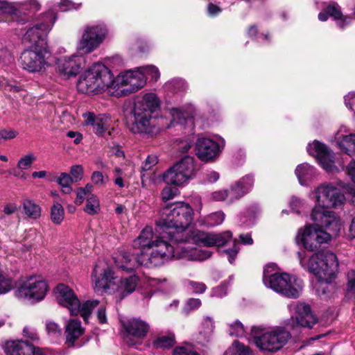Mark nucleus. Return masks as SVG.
Segmentation results:
<instances>
[{"mask_svg": "<svg viewBox=\"0 0 355 355\" xmlns=\"http://www.w3.org/2000/svg\"><path fill=\"white\" fill-rule=\"evenodd\" d=\"M33 345L23 340L8 342L5 349L7 355H31Z\"/></svg>", "mask_w": 355, "mask_h": 355, "instance_id": "24", "label": "nucleus"}, {"mask_svg": "<svg viewBox=\"0 0 355 355\" xmlns=\"http://www.w3.org/2000/svg\"><path fill=\"white\" fill-rule=\"evenodd\" d=\"M107 34L104 25L88 26L84 28L78 49L84 53H89L96 49Z\"/></svg>", "mask_w": 355, "mask_h": 355, "instance_id": "12", "label": "nucleus"}, {"mask_svg": "<svg viewBox=\"0 0 355 355\" xmlns=\"http://www.w3.org/2000/svg\"><path fill=\"white\" fill-rule=\"evenodd\" d=\"M64 209L61 204L56 202L51 207V218L55 224H60L64 219Z\"/></svg>", "mask_w": 355, "mask_h": 355, "instance_id": "39", "label": "nucleus"}, {"mask_svg": "<svg viewBox=\"0 0 355 355\" xmlns=\"http://www.w3.org/2000/svg\"><path fill=\"white\" fill-rule=\"evenodd\" d=\"M114 277V272L110 268H107L104 270L103 277L101 279H96L94 288L97 290L103 289L106 291L110 289L112 284V280Z\"/></svg>", "mask_w": 355, "mask_h": 355, "instance_id": "32", "label": "nucleus"}, {"mask_svg": "<svg viewBox=\"0 0 355 355\" xmlns=\"http://www.w3.org/2000/svg\"><path fill=\"white\" fill-rule=\"evenodd\" d=\"M193 209L189 204L177 202L167 205L162 208L160 217L156 220V232L160 234L162 238H167L173 245H178L180 250L183 248V250H189L182 245L185 243H192L199 246L219 248L232 240V234L230 231L222 233L199 230L191 233L187 232L186 229L193 220Z\"/></svg>", "mask_w": 355, "mask_h": 355, "instance_id": "1", "label": "nucleus"}, {"mask_svg": "<svg viewBox=\"0 0 355 355\" xmlns=\"http://www.w3.org/2000/svg\"><path fill=\"white\" fill-rule=\"evenodd\" d=\"M21 7H24V12L26 14V16L29 19L28 14L26 13V10H29V12H35L38 11L40 9V4L36 0H30L28 3H26L24 5Z\"/></svg>", "mask_w": 355, "mask_h": 355, "instance_id": "54", "label": "nucleus"}, {"mask_svg": "<svg viewBox=\"0 0 355 355\" xmlns=\"http://www.w3.org/2000/svg\"><path fill=\"white\" fill-rule=\"evenodd\" d=\"M295 174L302 185L306 184L307 181L311 180L315 175L314 168L307 163L300 164L295 169Z\"/></svg>", "mask_w": 355, "mask_h": 355, "instance_id": "30", "label": "nucleus"}, {"mask_svg": "<svg viewBox=\"0 0 355 355\" xmlns=\"http://www.w3.org/2000/svg\"><path fill=\"white\" fill-rule=\"evenodd\" d=\"M346 293L348 295L355 296V270H350L347 273Z\"/></svg>", "mask_w": 355, "mask_h": 355, "instance_id": "44", "label": "nucleus"}, {"mask_svg": "<svg viewBox=\"0 0 355 355\" xmlns=\"http://www.w3.org/2000/svg\"><path fill=\"white\" fill-rule=\"evenodd\" d=\"M57 182L62 187V191L64 193L69 194L72 191L71 184L73 182V179L68 173H62L57 178Z\"/></svg>", "mask_w": 355, "mask_h": 355, "instance_id": "36", "label": "nucleus"}, {"mask_svg": "<svg viewBox=\"0 0 355 355\" xmlns=\"http://www.w3.org/2000/svg\"><path fill=\"white\" fill-rule=\"evenodd\" d=\"M225 355H251L250 348L236 340L225 352Z\"/></svg>", "mask_w": 355, "mask_h": 355, "instance_id": "34", "label": "nucleus"}, {"mask_svg": "<svg viewBox=\"0 0 355 355\" xmlns=\"http://www.w3.org/2000/svg\"><path fill=\"white\" fill-rule=\"evenodd\" d=\"M327 13L337 20L338 26L343 28L347 24L351 21V18L347 16H343L340 10V7L336 2H331L326 8Z\"/></svg>", "mask_w": 355, "mask_h": 355, "instance_id": "29", "label": "nucleus"}, {"mask_svg": "<svg viewBox=\"0 0 355 355\" xmlns=\"http://www.w3.org/2000/svg\"><path fill=\"white\" fill-rule=\"evenodd\" d=\"M35 160V157L33 154H27L19 159L17 162V167L21 170H26L31 166Z\"/></svg>", "mask_w": 355, "mask_h": 355, "instance_id": "48", "label": "nucleus"}, {"mask_svg": "<svg viewBox=\"0 0 355 355\" xmlns=\"http://www.w3.org/2000/svg\"><path fill=\"white\" fill-rule=\"evenodd\" d=\"M23 335L24 337L32 341H37L39 340V336L37 331L31 327H25L23 329Z\"/></svg>", "mask_w": 355, "mask_h": 355, "instance_id": "55", "label": "nucleus"}, {"mask_svg": "<svg viewBox=\"0 0 355 355\" xmlns=\"http://www.w3.org/2000/svg\"><path fill=\"white\" fill-rule=\"evenodd\" d=\"M163 180L166 184L175 186H182L189 181L175 164L164 173Z\"/></svg>", "mask_w": 355, "mask_h": 355, "instance_id": "27", "label": "nucleus"}, {"mask_svg": "<svg viewBox=\"0 0 355 355\" xmlns=\"http://www.w3.org/2000/svg\"><path fill=\"white\" fill-rule=\"evenodd\" d=\"M229 334L232 336H242L245 333L243 324L238 320L229 324Z\"/></svg>", "mask_w": 355, "mask_h": 355, "instance_id": "46", "label": "nucleus"}, {"mask_svg": "<svg viewBox=\"0 0 355 355\" xmlns=\"http://www.w3.org/2000/svg\"><path fill=\"white\" fill-rule=\"evenodd\" d=\"M84 211L89 215L96 214L100 211L99 201L96 196L90 195L87 196Z\"/></svg>", "mask_w": 355, "mask_h": 355, "instance_id": "35", "label": "nucleus"}, {"mask_svg": "<svg viewBox=\"0 0 355 355\" xmlns=\"http://www.w3.org/2000/svg\"><path fill=\"white\" fill-rule=\"evenodd\" d=\"M50 57L51 52L48 44L42 40V45L37 44L22 53L21 67L31 73L43 72L49 66L48 60Z\"/></svg>", "mask_w": 355, "mask_h": 355, "instance_id": "11", "label": "nucleus"}, {"mask_svg": "<svg viewBox=\"0 0 355 355\" xmlns=\"http://www.w3.org/2000/svg\"><path fill=\"white\" fill-rule=\"evenodd\" d=\"M242 182H236L233 186L231 187L230 193V203L234 202L242 198L246 194L245 190H244L241 186Z\"/></svg>", "mask_w": 355, "mask_h": 355, "instance_id": "37", "label": "nucleus"}, {"mask_svg": "<svg viewBox=\"0 0 355 355\" xmlns=\"http://www.w3.org/2000/svg\"><path fill=\"white\" fill-rule=\"evenodd\" d=\"M18 132L13 129H2L0 130L1 139H12L17 137Z\"/></svg>", "mask_w": 355, "mask_h": 355, "instance_id": "59", "label": "nucleus"}, {"mask_svg": "<svg viewBox=\"0 0 355 355\" xmlns=\"http://www.w3.org/2000/svg\"><path fill=\"white\" fill-rule=\"evenodd\" d=\"M107 119L101 116H97V119H96V122L93 125L94 132L96 135L101 136L106 130H107Z\"/></svg>", "mask_w": 355, "mask_h": 355, "instance_id": "43", "label": "nucleus"}, {"mask_svg": "<svg viewBox=\"0 0 355 355\" xmlns=\"http://www.w3.org/2000/svg\"><path fill=\"white\" fill-rule=\"evenodd\" d=\"M18 207L14 202H8L3 206V212L6 215H11L17 212Z\"/></svg>", "mask_w": 355, "mask_h": 355, "instance_id": "63", "label": "nucleus"}, {"mask_svg": "<svg viewBox=\"0 0 355 355\" xmlns=\"http://www.w3.org/2000/svg\"><path fill=\"white\" fill-rule=\"evenodd\" d=\"M139 277L135 275H131L127 277H122L116 288V297L119 300L131 294L136 288Z\"/></svg>", "mask_w": 355, "mask_h": 355, "instance_id": "23", "label": "nucleus"}, {"mask_svg": "<svg viewBox=\"0 0 355 355\" xmlns=\"http://www.w3.org/2000/svg\"><path fill=\"white\" fill-rule=\"evenodd\" d=\"M175 165L182 172L189 180L196 175L198 170L196 164L195 158L191 156H184L180 162L175 164Z\"/></svg>", "mask_w": 355, "mask_h": 355, "instance_id": "26", "label": "nucleus"}, {"mask_svg": "<svg viewBox=\"0 0 355 355\" xmlns=\"http://www.w3.org/2000/svg\"><path fill=\"white\" fill-rule=\"evenodd\" d=\"M92 181L97 185L103 186L105 184V179L101 172L94 171L91 177Z\"/></svg>", "mask_w": 355, "mask_h": 355, "instance_id": "62", "label": "nucleus"}, {"mask_svg": "<svg viewBox=\"0 0 355 355\" xmlns=\"http://www.w3.org/2000/svg\"><path fill=\"white\" fill-rule=\"evenodd\" d=\"M315 223V225H306L298 230L295 241L297 244L310 252L318 250L322 245L331 241L332 236H336Z\"/></svg>", "mask_w": 355, "mask_h": 355, "instance_id": "10", "label": "nucleus"}, {"mask_svg": "<svg viewBox=\"0 0 355 355\" xmlns=\"http://www.w3.org/2000/svg\"><path fill=\"white\" fill-rule=\"evenodd\" d=\"M45 19L51 21L37 24L29 28L24 35V41L32 43L33 46L42 45V40L47 44L46 33L52 28L56 17L54 13L51 12L45 15Z\"/></svg>", "mask_w": 355, "mask_h": 355, "instance_id": "13", "label": "nucleus"}, {"mask_svg": "<svg viewBox=\"0 0 355 355\" xmlns=\"http://www.w3.org/2000/svg\"><path fill=\"white\" fill-rule=\"evenodd\" d=\"M47 291V284L43 280L30 277L18 289V295L34 301L42 300Z\"/></svg>", "mask_w": 355, "mask_h": 355, "instance_id": "15", "label": "nucleus"}, {"mask_svg": "<svg viewBox=\"0 0 355 355\" xmlns=\"http://www.w3.org/2000/svg\"><path fill=\"white\" fill-rule=\"evenodd\" d=\"M125 329L123 339L129 345L136 343L135 339H141L146 336L149 330V325L139 318H132L123 322Z\"/></svg>", "mask_w": 355, "mask_h": 355, "instance_id": "17", "label": "nucleus"}, {"mask_svg": "<svg viewBox=\"0 0 355 355\" xmlns=\"http://www.w3.org/2000/svg\"><path fill=\"white\" fill-rule=\"evenodd\" d=\"M113 84L112 73L105 65L94 64L79 78L78 90L85 94H97L109 89Z\"/></svg>", "mask_w": 355, "mask_h": 355, "instance_id": "7", "label": "nucleus"}, {"mask_svg": "<svg viewBox=\"0 0 355 355\" xmlns=\"http://www.w3.org/2000/svg\"><path fill=\"white\" fill-rule=\"evenodd\" d=\"M289 307L295 314V316L291 318L293 327L300 326L311 329L317 323L318 320L312 313L309 304L302 302H297L291 304Z\"/></svg>", "mask_w": 355, "mask_h": 355, "instance_id": "14", "label": "nucleus"}, {"mask_svg": "<svg viewBox=\"0 0 355 355\" xmlns=\"http://www.w3.org/2000/svg\"><path fill=\"white\" fill-rule=\"evenodd\" d=\"M171 115L173 121L178 124L183 125L187 122L193 123V119L186 116V114L178 108H173L171 110Z\"/></svg>", "mask_w": 355, "mask_h": 355, "instance_id": "42", "label": "nucleus"}, {"mask_svg": "<svg viewBox=\"0 0 355 355\" xmlns=\"http://www.w3.org/2000/svg\"><path fill=\"white\" fill-rule=\"evenodd\" d=\"M155 344L157 347L169 348L175 344V336L173 334H169L160 336L156 339Z\"/></svg>", "mask_w": 355, "mask_h": 355, "instance_id": "41", "label": "nucleus"}, {"mask_svg": "<svg viewBox=\"0 0 355 355\" xmlns=\"http://www.w3.org/2000/svg\"><path fill=\"white\" fill-rule=\"evenodd\" d=\"M345 102L346 106L349 110H353L355 107V94L354 93H349L345 97Z\"/></svg>", "mask_w": 355, "mask_h": 355, "instance_id": "64", "label": "nucleus"}, {"mask_svg": "<svg viewBox=\"0 0 355 355\" xmlns=\"http://www.w3.org/2000/svg\"><path fill=\"white\" fill-rule=\"evenodd\" d=\"M85 66V59L81 55L62 57L58 60V73L65 78L76 76Z\"/></svg>", "mask_w": 355, "mask_h": 355, "instance_id": "18", "label": "nucleus"}, {"mask_svg": "<svg viewBox=\"0 0 355 355\" xmlns=\"http://www.w3.org/2000/svg\"><path fill=\"white\" fill-rule=\"evenodd\" d=\"M128 252L121 251L114 257L116 266L123 270L132 271L136 267V257Z\"/></svg>", "mask_w": 355, "mask_h": 355, "instance_id": "28", "label": "nucleus"}, {"mask_svg": "<svg viewBox=\"0 0 355 355\" xmlns=\"http://www.w3.org/2000/svg\"><path fill=\"white\" fill-rule=\"evenodd\" d=\"M187 285L188 288L196 294L203 293L207 289L206 285L202 282L187 280Z\"/></svg>", "mask_w": 355, "mask_h": 355, "instance_id": "49", "label": "nucleus"}, {"mask_svg": "<svg viewBox=\"0 0 355 355\" xmlns=\"http://www.w3.org/2000/svg\"><path fill=\"white\" fill-rule=\"evenodd\" d=\"M55 293L56 300L60 305L67 307L73 315L80 314L85 322H87L92 310L99 303L98 300H87L81 304L73 291L63 284L56 286Z\"/></svg>", "mask_w": 355, "mask_h": 355, "instance_id": "8", "label": "nucleus"}, {"mask_svg": "<svg viewBox=\"0 0 355 355\" xmlns=\"http://www.w3.org/2000/svg\"><path fill=\"white\" fill-rule=\"evenodd\" d=\"M60 10L62 12H65L71 9H77L78 6H76L75 4L69 0H61L58 5Z\"/></svg>", "mask_w": 355, "mask_h": 355, "instance_id": "61", "label": "nucleus"}, {"mask_svg": "<svg viewBox=\"0 0 355 355\" xmlns=\"http://www.w3.org/2000/svg\"><path fill=\"white\" fill-rule=\"evenodd\" d=\"M23 210L29 218L37 220L40 218L42 209L39 205L31 199H24L22 202Z\"/></svg>", "mask_w": 355, "mask_h": 355, "instance_id": "31", "label": "nucleus"}, {"mask_svg": "<svg viewBox=\"0 0 355 355\" xmlns=\"http://www.w3.org/2000/svg\"><path fill=\"white\" fill-rule=\"evenodd\" d=\"M239 182H241V186L246 193H248L254 184V178L250 175H245L241 178Z\"/></svg>", "mask_w": 355, "mask_h": 355, "instance_id": "58", "label": "nucleus"}, {"mask_svg": "<svg viewBox=\"0 0 355 355\" xmlns=\"http://www.w3.org/2000/svg\"><path fill=\"white\" fill-rule=\"evenodd\" d=\"M229 190L223 189L212 193V198L216 201L227 200L230 203Z\"/></svg>", "mask_w": 355, "mask_h": 355, "instance_id": "56", "label": "nucleus"}, {"mask_svg": "<svg viewBox=\"0 0 355 355\" xmlns=\"http://www.w3.org/2000/svg\"><path fill=\"white\" fill-rule=\"evenodd\" d=\"M24 7L16 8L12 3L7 1H0V15L10 16L12 21L24 24L28 21Z\"/></svg>", "mask_w": 355, "mask_h": 355, "instance_id": "22", "label": "nucleus"}, {"mask_svg": "<svg viewBox=\"0 0 355 355\" xmlns=\"http://www.w3.org/2000/svg\"><path fill=\"white\" fill-rule=\"evenodd\" d=\"M158 235L155 236L153 229L150 227H145L139 236L133 241V248L135 249H155V244H166L169 246H173L167 238H162V235L157 232Z\"/></svg>", "mask_w": 355, "mask_h": 355, "instance_id": "19", "label": "nucleus"}, {"mask_svg": "<svg viewBox=\"0 0 355 355\" xmlns=\"http://www.w3.org/2000/svg\"><path fill=\"white\" fill-rule=\"evenodd\" d=\"M177 193V189H174L169 187H166L162 191V198L164 201L172 199Z\"/></svg>", "mask_w": 355, "mask_h": 355, "instance_id": "60", "label": "nucleus"}, {"mask_svg": "<svg viewBox=\"0 0 355 355\" xmlns=\"http://www.w3.org/2000/svg\"><path fill=\"white\" fill-rule=\"evenodd\" d=\"M250 334L259 349L270 352L282 349L291 336L289 331L282 328L266 332L264 328L257 326L252 327Z\"/></svg>", "mask_w": 355, "mask_h": 355, "instance_id": "9", "label": "nucleus"}, {"mask_svg": "<svg viewBox=\"0 0 355 355\" xmlns=\"http://www.w3.org/2000/svg\"><path fill=\"white\" fill-rule=\"evenodd\" d=\"M158 162V159L157 156L155 155H149L146 159L145 162L143 163L141 166V170L144 171H147L151 169V168L155 166Z\"/></svg>", "mask_w": 355, "mask_h": 355, "instance_id": "57", "label": "nucleus"}, {"mask_svg": "<svg viewBox=\"0 0 355 355\" xmlns=\"http://www.w3.org/2000/svg\"><path fill=\"white\" fill-rule=\"evenodd\" d=\"M315 198L316 205L311 214V220L334 234H338L341 228L340 220L334 212L327 209L341 207L345 200L344 195L332 184H323L315 189Z\"/></svg>", "mask_w": 355, "mask_h": 355, "instance_id": "2", "label": "nucleus"}, {"mask_svg": "<svg viewBox=\"0 0 355 355\" xmlns=\"http://www.w3.org/2000/svg\"><path fill=\"white\" fill-rule=\"evenodd\" d=\"M157 96L150 93L135 102L132 115L128 121L130 130L134 134L153 136L159 132V128L153 120L152 114L159 107Z\"/></svg>", "mask_w": 355, "mask_h": 355, "instance_id": "4", "label": "nucleus"}, {"mask_svg": "<svg viewBox=\"0 0 355 355\" xmlns=\"http://www.w3.org/2000/svg\"><path fill=\"white\" fill-rule=\"evenodd\" d=\"M196 155L202 161H209L220 153V146L216 141L205 137L198 138L196 143Z\"/></svg>", "mask_w": 355, "mask_h": 355, "instance_id": "20", "label": "nucleus"}, {"mask_svg": "<svg viewBox=\"0 0 355 355\" xmlns=\"http://www.w3.org/2000/svg\"><path fill=\"white\" fill-rule=\"evenodd\" d=\"M70 173L73 179V182H78L82 180L83 176V168L81 165H75L71 166Z\"/></svg>", "mask_w": 355, "mask_h": 355, "instance_id": "53", "label": "nucleus"}, {"mask_svg": "<svg viewBox=\"0 0 355 355\" xmlns=\"http://www.w3.org/2000/svg\"><path fill=\"white\" fill-rule=\"evenodd\" d=\"M214 328V323L210 318L205 319L203 322V331L200 332V336H203L205 343H209L211 340Z\"/></svg>", "mask_w": 355, "mask_h": 355, "instance_id": "38", "label": "nucleus"}, {"mask_svg": "<svg viewBox=\"0 0 355 355\" xmlns=\"http://www.w3.org/2000/svg\"><path fill=\"white\" fill-rule=\"evenodd\" d=\"M239 251V247L238 242L236 239L232 241V248L225 249L221 251V253L225 254L228 257L229 262L232 264L236 257V255Z\"/></svg>", "mask_w": 355, "mask_h": 355, "instance_id": "47", "label": "nucleus"}, {"mask_svg": "<svg viewBox=\"0 0 355 355\" xmlns=\"http://www.w3.org/2000/svg\"><path fill=\"white\" fill-rule=\"evenodd\" d=\"M224 219V213L222 211H217L206 216L205 221L207 226L212 227L221 224Z\"/></svg>", "mask_w": 355, "mask_h": 355, "instance_id": "40", "label": "nucleus"}, {"mask_svg": "<svg viewBox=\"0 0 355 355\" xmlns=\"http://www.w3.org/2000/svg\"><path fill=\"white\" fill-rule=\"evenodd\" d=\"M180 250L177 246H169L168 245L160 243L155 244V249H151L148 253L147 249H137L138 252L134 253L136 257V266H144L146 267H156L162 265L164 261L171 259H186L190 261H202L211 256V252L200 249L192 250Z\"/></svg>", "mask_w": 355, "mask_h": 355, "instance_id": "3", "label": "nucleus"}, {"mask_svg": "<svg viewBox=\"0 0 355 355\" xmlns=\"http://www.w3.org/2000/svg\"><path fill=\"white\" fill-rule=\"evenodd\" d=\"M128 87L121 89V93L128 95L142 88L146 83V77L141 71H132Z\"/></svg>", "mask_w": 355, "mask_h": 355, "instance_id": "25", "label": "nucleus"}, {"mask_svg": "<svg viewBox=\"0 0 355 355\" xmlns=\"http://www.w3.org/2000/svg\"><path fill=\"white\" fill-rule=\"evenodd\" d=\"M84 329L81 326V322L76 319H71L66 325L64 335L65 343L69 347H80L81 345H76V341L84 334Z\"/></svg>", "mask_w": 355, "mask_h": 355, "instance_id": "21", "label": "nucleus"}, {"mask_svg": "<svg viewBox=\"0 0 355 355\" xmlns=\"http://www.w3.org/2000/svg\"><path fill=\"white\" fill-rule=\"evenodd\" d=\"M275 270L274 264H269L265 267L263 282L266 286L286 297L298 298L303 289V281L288 273H272Z\"/></svg>", "mask_w": 355, "mask_h": 355, "instance_id": "5", "label": "nucleus"}, {"mask_svg": "<svg viewBox=\"0 0 355 355\" xmlns=\"http://www.w3.org/2000/svg\"><path fill=\"white\" fill-rule=\"evenodd\" d=\"M47 334L53 337H58L61 335V329L54 322L47 321L46 324Z\"/></svg>", "mask_w": 355, "mask_h": 355, "instance_id": "51", "label": "nucleus"}, {"mask_svg": "<svg viewBox=\"0 0 355 355\" xmlns=\"http://www.w3.org/2000/svg\"><path fill=\"white\" fill-rule=\"evenodd\" d=\"M307 150L311 155L316 157L322 167L328 173H335L338 171L334 165V153L323 144L315 141L309 145Z\"/></svg>", "mask_w": 355, "mask_h": 355, "instance_id": "16", "label": "nucleus"}, {"mask_svg": "<svg viewBox=\"0 0 355 355\" xmlns=\"http://www.w3.org/2000/svg\"><path fill=\"white\" fill-rule=\"evenodd\" d=\"M173 355H199V354L194 349L193 345L187 344L176 347L173 351Z\"/></svg>", "mask_w": 355, "mask_h": 355, "instance_id": "45", "label": "nucleus"}, {"mask_svg": "<svg viewBox=\"0 0 355 355\" xmlns=\"http://www.w3.org/2000/svg\"><path fill=\"white\" fill-rule=\"evenodd\" d=\"M300 263L304 268L313 273L322 283L330 284L338 271V261L336 255L331 251H320L313 254L308 262L298 252Z\"/></svg>", "mask_w": 355, "mask_h": 355, "instance_id": "6", "label": "nucleus"}, {"mask_svg": "<svg viewBox=\"0 0 355 355\" xmlns=\"http://www.w3.org/2000/svg\"><path fill=\"white\" fill-rule=\"evenodd\" d=\"M141 72L144 73L145 76L146 75L150 76L152 80L154 81H157L159 78V71L158 69L153 65L142 67Z\"/></svg>", "mask_w": 355, "mask_h": 355, "instance_id": "50", "label": "nucleus"}, {"mask_svg": "<svg viewBox=\"0 0 355 355\" xmlns=\"http://www.w3.org/2000/svg\"><path fill=\"white\" fill-rule=\"evenodd\" d=\"M202 304L201 300L198 298L189 299L184 306V310L189 313L191 311L198 309Z\"/></svg>", "mask_w": 355, "mask_h": 355, "instance_id": "52", "label": "nucleus"}, {"mask_svg": "<svg viewBox=\"0 0 355 355\" xmlns=\"http://www.w3.org/2000/svg\"><path fill=\"white\" fill-rule=\"evenodd\" d=\"M132 72V71H128L123 73H121L118 75L116 78H114V76L112 75L113 84L110 85V88L116 90H121L123 88L128 87Z\"/></svg>", "mask_w": 355, "mask_h": 355, "instance_id": "33", "label": "nucleus"}]
</instances>
